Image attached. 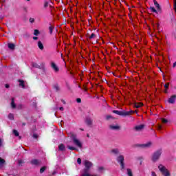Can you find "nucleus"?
I'll return each instance as SVG.
<instances>
[{
    "label": "nucleus",
    "instance_id": "f257e3e1",
    "mask_svg": "<svg viewBox=\"0 0 176 176\" xmlns=\"http://www.w3.org/2000/svg\"><path fill=\"white\" fill-rule=\"evenodd\" d=\"M83 164L84 166H85V168L82 170L81 176H100L98 175H91L89 172L90 168L93 166V163H91L90 161L85 160L83 161Z\"/></svg>",
    "mask_w": 176,
    "mask_h": 176
},
{
    "label": "nucleus",
    "instance_id": "f03ea898",
    "mask_svg": "<svg viewBox=\"0 0 176 176\" xmlns=\"http://www.w3.org/2000/svg\"><path fill=\"white\" fill-rule=\"evenodd\" d=\"M69 137H70L73 144H74V145H76V146H78V148H82L83 146V144L82 143V142L78 138V137L76 136V134L74 133H70L69 134Z\"/></svg>",
    "mask_w": 176,
    "mask_h": 176
},
{
    "label": "nucleus",
    "instance_id": "7ed1b4c3",
    "mask_svg": "<svg viewBox=\"0 0 176 176\" xmlns=\"http://www.w3.org/2000/svg\"><path fill=\"white\" fill-rule=\"evenodd\" d=\"M137 112L136 111L131 110L129 111H118V110H113V113H116V115H119L120 116H130V115H132V113H135Z\"/></svg>",
    "mask_w": 176,
    "mask_h": 176
},
{
    "label": "nucleus",
    "instance_id": "20e7f679",
    "mask_svg": "<svg viewBox=\"0 0 176 176\" xmlns=\"http://www.w3.org/2000/svg\"><path fill=\"white\" fill-rule=\"evenodd\" d=\"M158 168H159L160 173H162V175H164V176H170L171 175V174L170 173V171H168V170L166 168V166H163L162 164H160L158 166Z\"/></svg>",
    "mask_w": 176,
    "mask_h": 176
},
{
    "label": "nucleus",
    "instance_id": "39448f33",
    "mask_svg": "<svg viewBox=\"0 0 176 176\" xmlns=\"http://www.w3.org/2000/svg\"><path fill=\"white\" fill-rule=\"evenodd\" d=\"M163 153V151L162 150H158L157 151H155L152 157V160L153 162H157V160H159V159H160V156H162V153Z\"/></svg>",
    "mask_w": 176,
    "mask_h": 176
},
{
    "label": "nucleus",
    "instance_id": "423d86ee",
    "mask_svg": "<svg viewBox=\"0 0 176 176\" xmlns=\"http://www.w3.org/2000/svg\"><path fill=\"white\" fill-rule=\"evenodd\" d=\"M117 162L120 164L121 170L124 168V156L119 155L117 157Z\"/></svg>",
    "mask_w": 176,
    "mask_h": 176
},
{
    "label": "nucleus",
    "instance_id": "0eeeda50",
    "mask_svg": "<svg viewBox=\"0 0 176 176\" xmlns=\"http://www.w3.org/2000/svg\"><path fill=\"white\" fill-rule=\"evenodd\" d=\"M50 65L54 72H58L60 71V68H58V66L54 62H51Z\"/></svg>",
    "mask_w": 176,
    "mask_h": 176
},
{
    "label": "nucleus",
    "instance_id": "6e6552de",
    "mask_svg": "<svg viewBox=\"0 0 176 176\" xmlns=\"http://www.w3.org/2000/svg\"><path fill=\"white\" fill-rule=\"evenodd\" d=\"M176 95H172L168 100L169 104H175Z\"/></svg>",
    "mask_w": 176,
    "mask_h": 176
},
{
    "label": "nucleus",
    "instance_id": "1a4fd4ad",
    "mask_svg": "<svg viewBox=\"0 0 176 176\" xmlns=\"http://www.w3.org/2000/svg\"><path fill=\"white\" fill-rule=\"evenodd\" d=\"M144 127H145L144 124L137 125L135 126V130H136V131H141V130H143Z\"/></svg>",
    "mask_w": 176,
    "mask_h": 176
},
{
    "label": "nucleus",
    "instance_id": "9d476101",
    "mask_svg": "<svg viewBox=\"0 0 176 176\" xmlns=\"http://www.w3.org/2000/svg\"><path fill=\"white\" fill-rule=\"evenodd\" d=\"M85 123L88 125V126H91V124H93V120H91V118H87L85 119Z\"/></svg>",
    "mask_w": 176,
    "mask_h": 176
},
{
    "label": "nucleus",
    "instance_id": "9b49d317",
    "mask_svg": "<svg viewBox=\"0 0 176 176\" xmlns=\"http://www.w3.org/2000/svg\"><path fill=\"white\" fill-rule=\"evenodd\" d=\"M31 164H33V166H39V164H41V162L38 160H32L31 161Z\"/></svg>",
    "mask_w": 176,
    "mask_h": 176
},
{
    "label": "nucleus",
    "instance_id": "f8f14e48",
    "mask_svg": "<svg viewBox=\"0 0 176 176\" xmlns=\"http://www.w3.org/2000/svg\"><path fill=\"white\" fill-rule=\"evenodd\" d=\"M151 145H152V142H148L147 143L141 144V146H142V148H149L151 146Z\"/></svg>",
    "mask_w": 176,
    "mask_h": 176
},
{
    "label": "nucleus",
    "instance_id": "ddd939ff",
    "mask_svg": "<svg viewBox=\"0 0 176 176\" xmlns=\"http://www.w3.org/2000/svg\"><path fill=\"white\" fill-rule=\"evenodd\" d=\"M154 5L158 12L160 11V5L156 1V0H153Z\"/></svg>",
    "mask_w": 176,
    "mask_h": 176
},
{
    "label": "nucleus",
    "instance_id": "4468645a",
    "mask_svg": "<svg viewBox=\"0 0 176 176\" xmlns=\"http://www.w3.org/2000/svg\"><path fill=\"white\" fill-rule=\"evenodd\" d=\"M8 47L10 49V50H14L16 45L14 43H8Z\"/></svg>",
    "mask_w": 176,
    "mask_h": 176
},
{
    "label": "nucleus",
    "instance_id": "2eb2a0df",
    "mask_svg": "<svg viewBox=\"0 0 176 176\" xmlns=\"http://www.w3.org/2000/svg\"><path fill=\"white\" fill-rule=\"evenodd\" d=\"M38 49H40V50H43V44L42 43V42L41 41H38Z\"/></svg>",
    "mask_w": 176,
    "mask_h": 176
},
{
    "label": "nucleus",
    "instance_id": "dca6fc26",
    "mask_svg": "<svg viewBox=\"0 0 176 176\" xmlns=\"http://www.w3.org/2000/svg\"><path fill=\"white\" fill-rule=\"evenodd\" d=\"M67 149H69V151H78V148L75 146H72L70 145H67Z\"/></svg>",
    "mask_w": 176,
    "mask_h": 176
},
{
    "label": "nucleus",
    "instance_id": "f3484780",
    "mask_svg": "<svg viewBox=\"0 0 176 176\" xmlns=\"http://www.w3.org/2000/svg\"><path fill=\"white\" fill-rule=\"evenodd\" d=\"M126 175L128 176H133V170H131V169H130V168H127L126 169Z\"/></svg>",
    "mask_w": 176,
    "mask_h": 176
},
{
    "label": "nucleus",
    "instance_id": "a211bd4d",
    "mask_svg": "<svg viewBox=\"0 0 176 176\" xmlns=\"http://www.w3.org/2000/svg\"><path fill=\"white\" fill-rule=\"evenodd\" d=\"M4 164H5V160L0 157V168L3 167Z\"/></svg>",
    "mask_w": 176,
    "mask_h": 176
},
{
    "label": "nucleus",
    "instance_id": "6ab92c4d",
    "mask_svg": "<svg viewBox=\"0 0 176 176\" xmlns=\"http://www.w3.org/2000/svg\"><path fill=\"white\" fill-rule=\"evenodd\" d=\"M110 129H111V130H119V126L111 125Z\"/></svg>",
    "mask_w": 176,
    "mask_h": 176
},
{
    "label": "nucleus",
    "instance_id": "aec40b11",
    "mask_svg": "<svg viewBox=\"0 0 176 176\" xmlns=\"http://www.w3.org/2000/svg\"><path fill=\"white\" fill-rule=\"evenodd\" d=\"M58 148H59V151H65V146L63 144H60L59 146H58Z\"/></svg>",
    "mask_w": 176,
    "mask_h": 176
},
{
    "label": "nucleus",
    "instance_id": "412c9836",
    "mask_svg": "<svg viewBox=\"0 0 176 176\" xmlns=\"http://www.w3.org/2000/svg\"><path fill=\"white\" fill-rule=\"evenodd\" d=\"M150 10H151V12H153V13H158V10H156V9L155 8V7H150Z\"/></svg>",
    "mask_w": 176,
    "mask_h": 176
},
{
    "label": "nucleus",
    "instance_id": "4be33fe9",
    "mask_svg": "<svg viewBox=\"0 0 176 176\" xmlns=\"http://www.w3.org/2000/svg\"><path fill=\"white\" fill-rule=\"evenodd\" d=\"M112 153H114V155H118L119 153V149L118 148H114L111 150Z\"/></svg>",
    "mask_w": 176,
    "mask_h": 176
},
{
    "label": "nucleus",
    "instance_id": "5701e85b",
    "mask_svg": "<svg viewBox=\"0 0 176 176\" xmlns=\"http://www.w3.org/2000/svg\"><path fill=\"white\" fill-rule=\"evenodd\" d=\"M53 30H54V27L50 25V26L49 27V31H50V35H52V34H53Z\"/></svg>",
    "mask_w": 176,
    "mask_h": 176
},
{
    "label": "nucleus",
    "instance_id": "b1692460",
    "mask_svg": "<svg viewBox=\"0 0 176 176\" xmlns=\"http://www.w3.org/2000/svg\"><path fill=\"white\" fill-rule=\"evenodd\" d=\"M32 67H34V68L41 69V65H38L37 63H32Z\"/></svg>",
    "mask_w": 176,
    "mask_h": 176
},
{
    "label": "nucleus",
    "instance_id": "393cba45",
    "mask_svg": "<svg viewBox=\"0 0 176 176\" xmlns=\"http://www.w3.org/2000/svg\"><path fill=\"white\" fill-rule=\"evenodd\" d=\"M19 82H20L19 85H21L23 87V89H24V87H25L24 81L21 80H19Z\"/></svg>",
    "mask_w": 176,
    "mask_h": 176
},
{
    "label": "nucleus",
    "instance_id": "a878e982",
    "mask_svg": "<svg viewBox=\"0 0 176 176\" xmlns=\"http://www.w3.org/2000/svg\"><path fill=\"white\" fill-rule=\"evenodd\" d=\"M11 107H12V108H16V104H14V99L12 100Z\"/></svg>",
    "mask_w": 176,
    "mask_h": 176
},
{
    "label": "nucleus",
    "instance_id": "bb28decb",
    "mask_svg": "<svg viewBox=\"0 0 176 176\" xmlns=\"http://www.w3.org/2000/svg\"><path fill=\"white\" fill-rule=\"evenodd\" d=\"M8 118L11 120H13L14 119V116L12 113H10L8 115Z\"/></svg>",
    "mask_w": 176,
    "mask_h": 176
},
{
    "label": "nucleus",
    "instance_id": "cd10ccee",
    "mask_svg": "<svg viewBox=\"0 0 176 176\" xmlns=\"http://www.w3.org/2000/svg\"><path fill=\"white\" fill-rule=\"evenodd\" d=\"M38 34H39V30H34V35H35V36H38Z\"/></svg>",
    "mask_w": 176,
    "mask_h": 176
},
{
    "label": "nucleus",
    "instance_id": "c85d7f7f",
    "mask_svg": "<svg viewBox=\"0 0 176 176\" xmlns=\"http://www.w3.org/2000/svg\"><path fill=\"white\" fill-rule=\"evenodd\" d=\"M45 170H46V168L45 166L42 167L41 169H40V173L41 174L45 172Z\"/></svg>",
    "mask_w": 176,
    "mask_h": 176
},
{
    "label": "nucleus",
    "instance_id": "c756f323",
    "mask_svg": "<svg viewBox=\"0 0 176 176\" xmlns=\"http://www.w3.org/2000/svg\"><path fill=\"white\" fill-rule=\"evenodd\" d=\"M13 133L16 137H19V131L17 130H14Z\"/></svg>",
    "mask_w": 176,
    "mask_h": 176
},
{
    "label": "nucleus",
    "instance_id": "7c9ffc66",
    "mask_svg": "<svg viewBox=\"0 0 176 176\" xmlns=\"http://www.w3.org/2000/svg\"><path fill=\"white\" fill-rule=\"evenodd\" d=\"M94 38H96V35L94 33H92L89 36V39H94Z\"/></svg>",
    "mask_w": 176,
    "mask_h": 176
},
{
    "label": "nucleus",
    "instance_id": "2f4dec72",
    "mask_svg": "<svg viewBox=\"0 0 176 176\" xmlns=\"http://www.w3.org/2000/svg\"><path fill=\"white\" fill-rule=\"evenodd\" d=\"M77 163H78V164H82V160L80 158H78Z\"/></svg>",
    "mask_w": 176,
    "mask_h": 176
},
{
    "label": "nucleus",
    "instance_id": "473e14b6",
    "mask_svg": "<svg viewBox=\"0 0 176 176\" xmlns=\"http://www.w3.org/2000/svg\"><path fill=\"white\" fill-rule=\"evenodd\" d=\"M168 120H167V119L166 118H162V123H168Z\"/></svg>",
    "mask_w": 176,
    "mask_h": 176
},
{
    "label": "nucleus",
    "instance_id": "72a5a7b5",
    "mask_svg": "<svg viewBox=\"0 0 176 176\" xmlns=\"http://www.w3.org/2000/svg\"><path fill=\"white\" fill-rule=\"evenodd\" d=\"M30 23H34L35 21V19L34 18H30L29 19Z\"/></svg>",
    "mask_w": 176,
    "mask_h": 176
},
{
    "label": "nucleus",
    "instance_id": "f704fd0d",
    "mask_svg": "<svg viewBox=\"0 0 176 176\" xmlns=\"http://www.w3.org/2000/svg\"><path fill=\"white\" fill-rule=\"evenodd\" d=\"M169 86H170V83H168V82L164 85L165 89H168Z\"/></svg>",
    "mask_w": 176,
    "mask_h": 176
},
{
    "label": "nucleus",
    "instance_id": "c9c22d12",
    "mask_svg": "<svg viewBox=\"0 0 176 176\" xmlns=\"http://www.w3.org/2000/svg\"><path fill=\"white\" fill-rule=\"evenodd\" d=\"M104 170V167H102V166H100L99 168H98V171H102V170Z\"/></svg>",
    "mask_w": 176,
    "mask_h": 176
},
{
    "label": "nucleus",
    "instance_id": "e433bc0d",
    "mask_svg": "<svg viewBox=\"0 0 176 176\" xmlns=\"http://www.w3.org/2000/svg\"><path fill=\"white\" fill-rule=\"evenodd\" d=\"M136 108H140V107H142V103H140L139 104L135 105Z\"/></svg>",
    "mask_w": 176,
    "mask_h": 176
},
{
    "label": "nucleus",
    "instance_id": "4c0bfd02",
    "mask_svg": "<svg viewBox=\"0 0 176 176\" xmlns=\"http://www.w3.org/2000/svg\"><path fill=\"white\" fill-rule=\"evenodd\" d=\"M76 102L78 103H80V102H82V100L80 98H77Z\"/></svg>",
    "mask_w": 176,
    "mask_h": 176
},
{
    "label": "nucleus",
    "instance_id": "58836bf2",
    "mask_svg": "<svg viewBox=\"0 0 176 176\" xmlns=\"http://www.w3.org/2000/svg\"><path fill=\"white\" fill-rule=\"evenodd\" d=\"M151 176H157V175H156V173H155V172H151Z\"/></svg>",
    "mask_w": 176,
    "mask_h": 176
},
{
    "label": "nucleus",
    "instance_id": "ea45409f",
    "mask_svg": "<svg viewBox=\"0 0 176 176\" xmlns=\"http://www.w3.org/2000/svg\"><path fill=\"white\" fill-rule=\"evenodd\" d=\"M34 41H38V38L36 36L33 37Z\"/></svg>",
    "mask_w": 176,
    "mask_h": 176
},
{
    "label": "nucleus",
    "instance_id": "a19ab883",
    "mask_svg": "<svg viewBox=\"0 0 176 176\" xmlns=\"http://www.w3.org/2000/svg\"><path fill=\"white\" fill-rule=\"evenodd\" d=\"M44 6H45V8H47V6H49V3H45Z\"/></svg>",
    "mask_w": 176,
    "mask_h": 176
},
{
    "label": "nucleus",
    "instance_id": "79ce46f5",
    "mask_svg": "<svg viewBox=\"0 0 176 176\" xmlns=\"http://www.w3.org/2000/svg\"><path fill=\"white\" fill-rule=\"evenodd\" d=\"M18 163H19V164H23V160H19L18 161Z\"/></svg>",
    "mask_w": 176,
    "mask_h": 176
},
{
    "label": "nucleus",
    "instance_id": "37998d69",
    "mask_svg": "<svg viewBox=\"0 0 176 176\" xmlns=\"http://www.w3.org/2000/svg\"><path fill=\"white\" fill-rule=\"evenodd\" d=\"M9 87H10L9 84H6V89H9Z\"/></svg>",
    "mask_w": 176,
    "mask_h": 176
},
{
    "label": "nucleus",
    "instance_id": "c03bdc74",
    "mask_svg": "<svg viewBox=\"0 0 176 176\" xmlns=\"http://www.w3.org/2000/svg\"><path fill=\"white\" fill-rule=\"evenodd\" d=\"M6 1V0H0V2H1V3H5Z\"/></svg>",
    "mask_w": 176,
    "mask_h": 176
},
{
    "label": "nucleus",
    "instance_id": "a18cd8bd",
    "mask_svg": "<svg viewBox=\"0 0 176 176\" xmlns=\"http://www.w3.org/2000/svg\"><path fill=\"white\" fill-rule=\"evenodd\" d=\"M158 130H162V125H158Z\"/></svg>",
    "mask_w": 176,
    "mask_h": 176
},
{
    "label": "nucleus",
    "instance_id": "49530a36",
    "mask_svg": "<svg viewBox=\"0 0 176 176\" xmlns=\"http://www.w3.org/2000/svg\"><path fill=\"white\" fill-rule=\"evenodd\" d=\"M175 67H176V62H175V63H173V68H175Z\"/></svg>",
    "mask_w": 176,
    "mask_h": 176
},
{
    "label": "nucleus",
    "instance_id": "de8ad7c7",
    "mask_svg": "<svg viewBox=\"0 0 176 176\" xmlns=\"http://www.w3.org/2000/svg\"><path fill=\"white\" fill-rule=\"evenodd\" d=\"M59 109H60V111H64V108L63 107H60Z\"/></svg>",
    "mask_w": 176,
    "mask_h": 176
},
{
    "label": "nucleus",
    "instance_id": "09e8293b",
    "mask_svg": "<svg viewBox=\"0 0 176 176\" xmlns=\"http://www.w3.org/2000/svg\"><path fill=\"white\" fill-rule=\"evenodd\" d=\"M0 146H2V140L0 139Z\"/></svg>",
    "mask_w": 176,
    "mask_h": 176
},
{
    "label": "nucleus",
    "instance_id": "8fccbe9b",
    "mask_svg": "<svg viewBox=\"0 0 176 176\" xmlns=\"http://www.w3.org/2000/svg\"><path fill=\"white\" fill-rule=\"evenodd\" d=\"M33 137H34V138H38V136H37L36 135H35V134L33 135Z\"/></svg>",
    "mask_w": 176,
    "mask_h": 176
},
{
    "label": "nucleus",
    "instance_id": "3c124183",
    "mask_svg": "<svg viewBox=\"0 0 176 176\" xmlns=\"http://www.w3.org/2000/svg\"><path fill=\"white\" fill-rule=\"evenodd\" d=\"M156 25H157V28H158L159 27H160V25L159 23H157Z\"/></svg>",
    "mask_w": 176,
    "mask_h": 176
},
{
    "label": "nucleus",
    "instance_id": "603ef678",
    "mask_svg": "<svg viewBox=\"0 0 176 176\" xmlns=\"http://www.w3.org/2000/svg\"><path fill=\"white\" fill-rule=\"evenodd\" d=\"M87 137H90V135H87Z\"/></svg>",
    "mask_w": 176,
    "mask_h": 176
},
{
    "label": "nucleus",
    "instance_id": "864d4df0",
    "mask_svg": "<svg viewBox=\"0 0 176 176\" xmlns=\"http://www.w3.org/2000/svg\"><path fill=\"white\" fill-rule=\"evenodd\" d=\"M28 1H30V0H28Z\"/></svg>",
    "mask_w": 176,
    "mask_h": 176
}]
</instances>
